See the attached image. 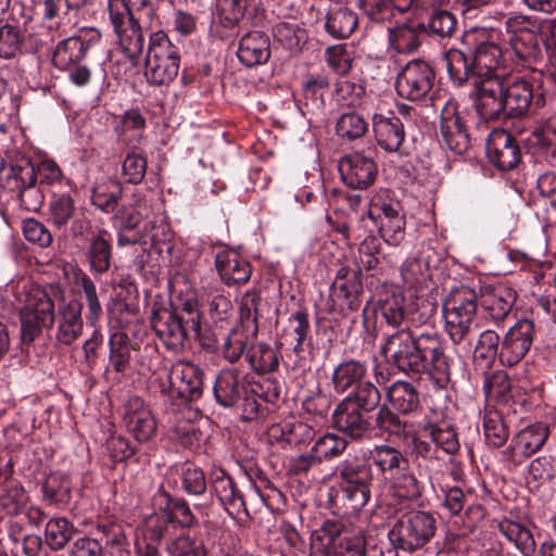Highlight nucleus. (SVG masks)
Segmentation results:
<instances>
[{"mask_svg": "<svg viewBox=\"0 0 556 556\" xmlns=\"http://www.w3.org/2000/svg\"><path fill=\"white\" fill-rule=\"evenodd\" d=\"M215 266L220 279L227 286L245 283L252 274L250 263L230 249H222L216 253Z\"/></svg>", "mask_w": 556, "mask_h": 556, "instance_id": "bb28decb", "label": "nucleus"}, {"mask_svg": "<svg viewBox=\"0 0 556 556\" xmlns=\"http://www.w3.org/2000/svg\"><path fill=\"white\" fill-rule=\"evenodd\" d=\"M339 170L343 182L348 187L358 190L371 186L378 174L375 161L361 153L342 157L339 162Z\"/></svg>", "mask_w": 556, "mask_h": 556, "instance_id": "412c9836", "label": "nucleus"}, {"mask_svg": "<svg viewBox=\"0 0 556 556\" xmlns=\"http://www.w3.org/2000/svg\"><path fill=\"white\" fill-rule=\"evenodd\" d=\"M109 345L110 365L116 372H124L129 366L132 349L129 337L123 331H114L110 336Z\"/></svg>", "mask_w": 556, "mask_h": 556, "instance_id": "37998d69", "label": "nucleus"}, {"mask_svg": "<svg viewBox=\"0 0 556 556\" xmlns=\"http://www.w3.org/2000/svg\"><path fill=\"white\" fill-rule=\"evenodd\" d=\"M75 531L72 523H46L45 540L51 549L63 548Z\"/></svg>", "mask_w": 556, "mask_h": 556, "instance_id": "774afa93", "label": "nucleus"}, {"mask_svg": "<svg viewBox=\"0 0 556 556\" xmlns=\"http://www.w3.org/2000/svg\"><path fill=\"white\" fill-rule=\"evenodd\" d=\"M346 447L348 441L344 438L336 433H326L315 442L312 448L321 460L339 457Z\"/></svg>", "mask_w": 556, "mask_h": 556, "instance_id": "052dcab7", "label": "nucleus"}, {"mask_svg": "<svg viewBox=\"0 0 556 556\" xmlns=\"http://www.w3.org/2000/svg\"><path fill=\"white\" fill-rule=\"evenodd\" d=\"M273 34L276 40L291 52L300 51L307 39L305 29L296 23L290 22L278 23L274 27Z\"/></svg>", "mask_w": 556, "mask_h": 556, "instance_id": "3c124183", "label": "nucleus"}, {"mask_svg": "<svg viewBox=\"0 0 556 556\" xmlns=\"http://www.w3.org/2000/svg\"><path fill=\"white\" fill-rule=\"evenodd\" d=\"M372 129L376 141L387 152H397L405 138V130L400 117L393 113L390 115L375 114L372 116Z\"/></svg>", "mask_w": 556, "mask_h": 556, "instance_id": "c85d7f7f", "label": "nucleus"}, {"mask_svg": "<svg viewBox=\"0 0 556 556\" xmlns=\"http://www.w3.org/2000/svg\"><path fill=\"white\" fill-rule=\"evenodd\" d=\"M535 334L534 323L520 319L505 332L500 348V363L513 367L520 363L530 351Z\"/></svg>", "mask_w": 556, "mask_h": 556, "instance_id": "2eb2a0df", "label": "nucleus"}, {"mask_svg": "<svg viewBox=\"0 0 556 556\" xmlns=\"http://www.w3.org/2000/svg\"><path fill=\"white\" fill-rule=\"evenodd\" d=\"M394 495L403 500L418 498L425 489V482L406 467L392 479Z\"/></svg>", "mask_w": 556, "mask_h": 556, "instance_id": "8fccbe9b", "label": "nucleus"}, {"mask_svg": "<svg viewBox=\"0 0 556 556\" xmlns=\"http://www.w3.org/2000/svg\"><path fill=\"white\" fill-rule=\"evenodd\" d=\"M397 532L410 547H420L434 534L433 523H395Z\"/></svg>", "mask_w": 556, "mask_h": 556, "instance_id": "13d9d810", "label": "nucleus"}, {"mask_svg": "<svg viewBox=\"0 0 556 556\" xmlns=\"http://www.w3.org/2000/svg\"><path fill=\"white\" fill-rule=\"evenodd\" d=\"M55 304L47 292L37 290L30 294L21 311V332L24 342H33L43 328L51 329L55 319Z\"/></svg>", "mask_w": 556, "mask_h": 556, "instance_id": "ddd939ff", "label": "nucleus"}, {"mask_svg": "<svg viewBox=\"0 0 556 556\" xmlns=\"http://www.w3.org/2000/svg\"><path fill=\"white\" fill-rule=\"evenodd\" d=\"M157 381L160 391L177 400L179 404L198 400L203 393V371L191 362L180 361L173 364Z\"/></svg>", "mask_w": 556, "mask_h": 556, "instance_id": "9b49d317", "label": "nucleus"}, {"mask_svg": "<svg viewBox=\"0 0 556 556\" xmlns=\"http://www.w3.org/2000/svg\"><path fill=\"white\" fill-rule=\"evenodd\" d=\"M426 35L424 23L409 21L389 29V43L399 53H409L417 50Z\"/></svg>", "mask_w": 556, "mask_h": 556, "instance_id": "7c9ffc66", "label": "nucleus"}, {"mask_svg": "<svg viewBox=\"0 0 556 556\" xmlns=\"http://www.w3.org/2000/svg\"><path fill=\"white\" fill-rule=\"evenodd\" d=\"M380 314L386 324L393 328H399L403 324L405 327H409V325L418 326L426 324L430 318L429 312H422L418 317H415L413 313H407L404 307V298L401 294H393L382 301Z\"/></svg>", "mask_w": 556, "mask_h": 556, "instance_id": "2f4dec72", "label": "nucleus"}, {"mask_svg": "<svg viewBox=\"0 0 556 556\" xmlns=\"http://www.w3.org/2000/svg\"><path fill=\"white\" fill-rule=\"evenodd\" d=\"M544 105V93L534 90L526 77L486 79L475 99V109L484 121L523 117Z\"/></svg>", "mask_w": 556, "mask_h": 556, "instance_id": "f03ea898", "label": "nucleus"}, {"mask_svg": "<svg viewBox=\"0 0 556 556\" xmlns=\"http://www.w3.org/2000/svg\"><path fill=\"white\" fill-rule=\"evenodd\" d=\"M123 424L139 443L149 442L157 430L156 418L141 397L132 395L123 405Z\"/></svg>", "mask_w": 556, "mask_h": 556, "instance_id": "f3484780", "label": "nucleus"}, {"mask_svg": "<svg viewBox=\"0 0 556 556\" xmlns=\"http://www.w3.org/2000/svg\"><path fill=\"white\" fill-rule=\"evenodd\" d=\"M516 291L504 285H490L481 289L479 303L484 319L496 327L503 326L516 302Z\"/></svg>", "mask_w": 556, "mask_h": 556, "instance_id": "a211bd4d", "label": "nucleus"}, {"mask_svg": "<svg viewBox=\"0 0 556 556\" xmlns=\"http://www.w3.org/2000/svg\"><path fill=\"white\" fill-rule=\"evenodd\" d=\"M179 67V48L172 43L165 33H153L144 61L147 80L155 86L168 85L177 77Z\"/></svg>", "mask_w": 556, "mask_h": 556, "instance_id": "0eeeda50", "label": "nucleus"}, {"mask_svg": "<svg viewBox=\"0 0 556 556\" xmlns=\"http://www.w3.org/2000/svg\"><path fill=\"white\" fill-rule=\"evenodd\" d=\"M144 127L146 119L138 110L126 111L122 117L119 129L123 142L130 149H137L142 143Z\"/></svg>", "mask_w": 556, "mask_h": 556, "instance_id": "c03bdc74", "label": "nucleus"}, {"mask_svg": "<svg viewBox=\"0 0 556 556\" xmlns=\"http://www.w3.org/2000/svg\"><path fill=\"white\" fill-rule=\"evenodd\" d=\"M478 39V33L466 34L465 42L475 45L473 51L465 52L459 49L451 48L445 53V63L451 80L462 86L472 80L476 90V97L479 96L481 83L486 79L502 78L496 74V70L502 63V51L500 47L491 41Z\"/></svg>", "mask_w": 556, "mask_h": 556, "instance_id": "7ed1b4c3", "label": "nucleus"}, {"mask_svg": "<svg viewBox=\"0 0 556 556\" xmlns=\"http://www.w3.org/2000/svg\"><path fill=\"white\" fill-rule=\"evenodd\" d=\"M341 500L346 514L359 511L370 496L371 469L358 458H345L336 467Z\"/></svg>", "mask_w": 556, "mask_h": 556, "instance_id": "6e6552de", "label": "nucleus"}, {"mask_svg": "<svg viewBox=\"0 0 556 556\" xmlns=\"http://www.w3.org/2000/svg\"><path fill=\"white\" fill-rule=\"evenodd\" d=\"M441 144L455 154L465 153L470 146L468 131L463 118L454 106H444L441 112Z\"/></svg>", "mask_w": 556, "mask_h": 556, "instance_id": "393cba45", "label": "nucleus"}, {"mask_svg": "<svg viewBox=\"0 0 556 556\" xmlns=\"http://www.w3.org/2000/svg\"><path fill=\"white\" fill-rule=\"evenodd\" d=\"M77 283L85 295L88 308V312L86 314L87 323L90 326L94 327L102 314V306L98 298L96 285L92 281V279L86 274H83L81 276L78 277Z\"/></svg>", "mask_w": 556, "mask_h": 556, "instance_id": "6e6d98bb", "label": "nucleus"}, {"mask_svg": "<svg viewBox=\"0 0 556 556\" xmlns=\"http://www.w3.org/2000/svg\"><path fill=\"white\" fill-rule=\"evenodd\" d=\"M381 395L371 388L361 395H346L332 413V426L351 439H362L370 429L371 413L378 407Z\"/></svg>", "mask_w": 556, "mask_h": 556, "instance_id": "39448f33", "label": "nucleus"}, {"mask_svg": "<svg viewBox=\"0 0 556 556\" xmlns=\"http://www.w3.org/2000/svg\"><path fill=\"white\" fill-rule=\"evenodd\" d=\"M483 430L488 444L494 447L503 446L509 437L502 416L495 410L484 414Z\"/></svg>", "mask_w": 556, "mask_h": 556, "instance_id": "5fc2aeb1", "label": "nucleus"}, {"mask_svg": "<svg viewBox=\"0 0 556 556\" xmlns=\"http://www.w3.org/2000/svg\"><path fill=\"white\" fill-rule=\"evenodd\" d=\"M99 39V33L80 29L78 34L59 41L52 54L53 65L68 72L70 80L76 86H86L91 79V70L84 61Z\"/></svg>", "mask_w": 556, "mask_h": 556, "instance_id": "423d86ee", "label": "nucleus"}, {"mask_svg": "<svg viewBox=\"0 0 556 556\" xmlns=\"http://www.w3.org/2000/svg\"><path fill=\"white\" fill-rule=\"evenodd\" d=\"M548 438V428L542 422L522 429L514 439V450L525 456L538 452Z\"/></svg>", "mask_w": 556, "mask_h": 556, "instance_id": "58836bf2", "label": "nucleus"}, {"mask_svg": "<svg viewBox=\"0 0 556 556\" xmlns=\"http://www.w3.org/2000/svg\"><path fill=\"white\" fill-rule=\"evenodd\" d=\"M421 431L428 433L437 450L440 448L448 455H453L459 450L455 429L443 412L431 409L429 414H426L421 420Z\"/></svg>", "mask_w": 556, "mask_h": 556, "instance_id": "b1692460", "label": "nucleus"}, {"mask_svg": "<svg viewBox=\"0 0 556 556\" xmlns=\"http://www.w3.org/2000/svg\"><path fill=\"white\" fill-rule=\"evenodd\" d=\"M368 129V123L357 112L342 113L336 122V134L343 140L352 141L363 137Z\"/></svg>", "mask_w": 556, "mask_h": 556, "instance_id": "de8ad7c7", "label": "nucleus"}, {"mask_svg": "<svg viewBox=\"0 0 556 556\" xmlns=\"http://www.w3.org/2000/svg\"><path fill=\"white\" fill-rule=\"evenodd\" d=\"M503 535L525 555L531 556L536 547L530 527L525 523H497Z\"/></svg>", "mask_w": 556, "mask_h": 556, "instance_id": "49530a36", "label": "nucleus"}, {"mask_svg": "<svg viewBox=\"0 0 556 556\" xmlns=\"http://www.w3.org/2000/svg\"><path fill=\"white\" fill-rule=\"evenodd\" d=\"M311 530L312 545L332 556H366L365 538L361 531L346 529L343 523H318Z\"/></svg>", "mask_w": 556, "mask_h": 556, "instance_id": "9d476101", "label": "nucleus"}, {"mask_svg": "<svg viewBox=\"0 0 556 556\" xmlns=\"http://www.w3.org/2000/svg\"><path fill=\"white\" fill-rule=\"evenodd\" d=\"M456 17L446 10H434L429 18L427 30L441 38L451 37L456 29Z\"/></svg>", "mask_w": 556, "mask_h": 556, "instance_id": "338daca9", "label": "nucleus"}, {"mask_svg": "<svg viewBox=\"0 0 556 556\" xmlns=\"http://www.w3.org/2000/svg\"><path fill=\"white\" fill-rule=\"evenodd\" d=\"M445 320V330L451 341L455 345L464 342H470L475 333L477 323L476 319H467L464 317L443 315Z\"/></svg>", "mask_w": 556, "mask_h": 556, "instance_id": "864d4df0", "label": "nucleus"}, {"mask_svg": "<svg viewBox=\"0 0 556 556\" xmlns=\"http://www.w3.org/2000/svg\"><path fill=\"white\" fill-rule=\"evenodd\" d=\"M250 337L253 338L251 334H248L243 328H232L223 343V355L225 359L229 363H236L245 352Z\"/></svg>", "mask_w": 556, "mask_h": 556, "instance_id": "bf43d9fd", "label": "nucleus"}, {"mask_svg": "<svg viewBox=\"0 0 556 556\" xmlns=\"http://www.w3.org/2000/svg\"><path fill=\"white\" fill-rule=\"evenodd\" d=\"M387 397L393 408L404 415L415 412L419 406V394L407 381L397 380L392 383L388 389Z\"/></svg>", "mask_w": 556, "mask_h": 556, "instance_id": "e433bc0d", "label": "nucleus"}, {"mask_svg": "<svg viewBox=\"0 0 556 556\" xmlns=\"http://www.w3.org/2000/svg\"><path fill=\"white\" fill-rule=\"evenodd\" d=\"M401 276L409 288L415 290L426 288L431 276L429 264L422 258H408L401 267Z\"/></svg>", "mask_w": 556, "mask_h": 556, "instance_id": "09e8293b", "label": "nucleus"}, {"mask_svg": "<svg viewBox=\"0 0 556 556\" xmlns=\"http://www.w3.org/2000/svg\"><path fill=\"white\" fill-rule=\"evenodd\" d=\"M75 203L68 194H61L49 205V216L52 224L62 228L75 216Z\"/></svg>", "mask_w": 556, "mask_h": 556, "instance_id": "0e129e2a", "label": "nucleus"}, {"mask_svg": "<svg viewBox=\"0 0 556 556\" xmlns=\"http://www.w3.org/2000/svg\"><path fill=\"white\" fill-rule=\"evenodd\" d=\"M152 504L154 517L156 521H180L181 519H189L190 521L199 518L193 514L189 505L182 498H170L167 493L160 492L153 496ZM194 509L200 513V517L204 516V506L195 505Z\"/></svg>", "mask_w": 556, "mask_h": 556, "instance_id": "cd10ccee", "label": "nucleus"}, {"mask_svg": "<svg viewBox=\"0 0 556 556\" xmlns=\"http://www.w3.org/2000/svg\"><path fill=\"white\" fill-rule=\"evenodd\" d=\"M533 25V18L523 13H511L505 21L506 30L514 35L511 38L514 53L525 63H530L536 54L538 40L531 31Z\"/></svg>", "mask_w": 556, "mask_h": 556, "instance_id": "aec40b11", "label": "nucleus"}, {"mask_svg": "<svg viewBox=\"0 0 556 556\" xmlns=\"http://www.w3.org/2000/svg\"><path fill=\"white\" fill-rule=\"evenodd\" d=\"M30 17L25 15L23 9L13 10L0 26V58L12 59L21 51L30 36L28 24Z\"/></svg>", "mask_w": 556, "mask_h": 556, "instance_id": "6ab92c4d", "label": "nucleus"}, {"mask_svg": "<svg viewBox=\"0 0 556 556\" xmlns=\"http://www.w3.org/2000/svg\"><path fill=\"white\" fill-rule=\"evenodd\" d=\"M81 312L83 304L76 299L63 301L56 306L54 319L56 324L55 340L60 344L71 345L80 338L84 331Z\"/></svg>", "mask_w": 556, "mask_h": 556, "instance_id": "4be33fe9", "label": "nucleus"}, {"mask_svg": "<svg viewBox=\"0 0 556 556\" xmlns=\"http://www.w3.org/2000/svg\"><path fill=\"white\" fill-rule=\"evenodd\" d=\"M261 305V295L255 290L247 291L239 304V319H240V328H243L248 334H251L253 338L256 337L258 332V307Z\"/></svg>", "mask_w": 556, "mask_h": 556, "instance_id": "79ce46f5", "label": "nucleus"}, {"mask_svg": "<svg viewBox=\"0 0 556 556\" xmlns=\"http://www.w3.org/2000/svg\"><path fill=\"white\" fill-rule=\"evenodd\" d=\"M357 25V16L348 9L329 11L325 16L324 28L334 39L348 38Z\"/></svg>", "mask_w": 556, "mask_h": 556, "instance_id": "ea45409f", "label": "nucleus"}, {"mask_svg": "<svg viewBox=\"0 0 556 556\" xmlns=\"http://www.w3.org/2000/svg\"><path fill=\"white\" fill-rule=\"evenodd\" d=\"M502 339L493 329H485L480 332L477 340L473 356L476 359H483L490 364L495 357L500 358Z\"/></svg>", "mask_w": 556, "mask_h": 556, "instance_id": "4d7b16f0", "label": "nucleus"}, {"mask_svg": "<svg viewBox=\"0 0 556 556\" xmlns=\"http://www.w3.org/2000/svg\"><path fill=\"white\" fill-rule=\"evenodd\" d=\"M151 326L164 346L173 352L181 351L187 339L197 338L200 334L186 325L173 306L153 305Z\"/></svg>", "mask_w": 556, "mask_h": 556, "instance_id": "f8f14e48", "label": "nucleus"}, {"mask_svg": "<svg viewBox=\"0 0 556 556\" xmlns=\"http://www.w3.org/2000/svg\"><path fill=\"white\" fill-rule=\"evenodd\" d=\"M251 367L257 372H271L279 364L276 349L265 343L253 345L247 354Z\"/></svg>", "mask_w": 556, "mask_h": 556, "instance_id": "603ef678", "label": "nucleus"}, {"mask_svg": "<svg viewBox=\"0 0 556 556\" xmlns=\"http://www.w3.org/2000/svg\"><path fill=\"white\" fill-rule=\"evenodd\" d=\"M376 427L397 439L406 438V425L400 417L387 405H382L375 418Z\"/></svg>", "mask_w": 556, "mask_h": 556, "instance_id": "680f3d73", "label": "nucleus"}, {"mask_svg": "<svg viewBox=\"0 0 556 556\" xmlns=\"http://www.w3.org/2000/svg\"><path fill=\"white\" fill-rule=\"evenodd\" d=\"M85 254L90 270L96 274H104L110 269L112 260V245L105 237V231L92 232L87 240Z\"/></svg>", "mask_w": 556, "mask_h": 556, "instance_id": "f704fd0d", "label": "nucleus"}, {"mask_svg": "<svg viewBox=\"0 0 556 556\" xmlns=\"http://www.w3.org/2000/svg\"><path fill=\"white\" fill-rule=\"evenodd\" d=\"M237 54L248 67L266 63L270 56L268 36L261 31L245 34L239 41Z\"/></svg>", "mask_w": 556, "mask_h": 556, "instance_id": "c756f323", "label": "nucleus"}, {"mask_svg": "<svg viewBox=\"0 0 556 556\" xmlns=\"http://www.w3.org/2000/svg\"><path fill=\"white\" fill-rule=\"evenodd\" d=\"M131 149L123 163H122V176L128 184H140L147 172V157Z\"/></svg>", "mask_w": 556, "mask_h": 556, "instance_id": "e2e57ef3", "label": "nucleus"}, {"mask_svg": "<svg viewBox=\"0 0 556 556\" xmlns=\"http://www.w3.org/2000/svg\"><path fill=\"white\" fill-rule=\"evenodd\" d=\"M380 350L390 365L406 375L427 371L439 389H445L451 381L454 359L435 331L415 333L410 327H403L386 333Z\"/></svg>", "mask_w": 556, "mask_h": 556, "instance_id": "f257e3e1", "label": "nucleus"}, {"mask_svg": "<svg viewBox=\"0 0 556 556\" xmlns=\"http://www.w3.org/2000/svg\"><path fill=\"white\" fill-rule=\"evenodd\" d=\"M370 459L381 472H393L395 469L404 470L408 467V460L397 448L381 444L370 451Z\"/></svg>", "mask_w": 556, "mask_h": 556, "instance_id": "a18cd8bd", "label": "nucleus"}, {"mask_svg": "<svg viewBox=\"0 0 556 556\" xmlns=\"http://www.w3.org/2000/svg\"><path fill=\"white\" fill-rule=\"evenodd\" d=\"M331 386L338 394L361 395L363 390L369 388L376 393H380L369 379L367 364L353 358L342 361L333 368Z\"/></svg>", "mask_w": 556, "mask_h": 556, "instance_id": "dca6fc26", "label": "nucleus"}, {"mask_svg": "<svg viewBox=\"0 0 556 556\" xmlns=\"http://www.w3.org/2000/svg\"><path fill=\"white\" fill-rule=\"evenodd\" d=\"M41 493L42 500L50 505L68 503L72 493V481L64 472H50L41 483Z\"/></svg>", "mask_w": 556, "mask_h": 556, "instance_id": "c9c22d12", "label": "nucleus"}, {"mask_svg": "<svg viewBox=\"0 0 556 556\" xmlns=\"http://www.w3.org/2000/svg\"><path fill=\"white\" fill-rule=\"evenodd\" d=\"M528 143L538 152L556 160V117L536 126L528 137Z\"/></svg>", "mask_w": 556, "mask_h": 556, "instance_id": "a19ab883", "label": "nucleus"}, {"mask_svg": "<svg viewBox=\"0 0 556 556\" xmlns=\"http://www.w3.org/2000/svg\"><path fill=\"white\" fill-rule=\"evenodd\" d=\"M434 78V71L427 62L413 60L399 72L395 89L403 99L420 101L431 91Z\"/></svg>", "mask_w": 556, "mask_h": 556, "instance_id": "4468645a", "label": "nucleus"}, {"mask_svg": "<svg viewBox=\"0 0 556 556\" xmlns=\"http://www.w3.org/2000/svg\"><path fill=\"white\" fill-rule=\"evenodd\" d=\"M108 12L123 53L132 65H137L143 51L144 37L135 11L125 0H109Z\"/></svg>", "mask_w": 556, "mask_h": 556, "instance_id": "1a4fd4ad", "label": "nucleus"}, {"mask_svg": "<svg viewBox=\"0 0 556 556\" xmlns=\"http://www.w3.org/2000/svg\"><path fill=\"white\" fill-rule=\"evenodd\" d=\"M477 311L478 294L467 286L453 289L443 302V315L476 319Z\"/></svg>", "mask_w": 556, "mask_h": 556, "instance_id": "473e14b6", "label": "nucleus"}, {"mask_svg": "<svg viewBox=\"0 0 556 556\" xmlns=\"http://www.w3.org/2000/svg\"><path fill=\"white\" fill-rule=\"evenodd\" d=\"M248 392L243 377L236 369H223L217 375L213 393L216 402L226 408L238 405Z\"/></svg>", "mask_w": 556, "mask_h": 556, "instance_id": "a878e982", "label": "nucleus"}, {"mask_svg": "<svg viewBox=\"0 0 556 556\" xmlns=\"http://www.w3.org/2000/svg\"><path fill=\"white\" fill-rule=\"evenodd\" d=\"M365 14L372 22H384L408 11L414 0H362Z\"/></svg>", "mask_w": 556, "mask_h": 556, "instance_id": "4c0bfd02", "label": "nucleus"}, {"mask_svg": "<svg viewBox=\"0 0 556 556\" xmlns=\"http://www.w3.org/2000/svg\"><path fill=\"white\" fill-rule=\"evenodd\" d=\"M212 486L222 505L230 518L240 520L239 509L243 505L241 497L238 495L232 479L222 468H215L212 471Z\"/></svg>", "mask_w": 556, "mask_h": 556, "instance_id": "72a5a7b5", "label": "nucleus"}, {"mask_svg": "<svg viewBox=\"0 0 556 556\" xmlns=\"http://www.w3.org/2000/svg\"><path fill=\"white\" fill-rule=\"evenodd\" d=\"M486 155L501 170H510L520 161V149L515 138L504 129H494L486 141Z\"/></svg>", "mask_w": 556, "mask_h": 556, "instance_id": "5701e85b", "label": "nucleus"}, {"mask_svg": "<svg viewBox=\"0 0 556 556\" xmlns=\"http://www.w3.org/2000/svg\"><path fill=\"white\" fill-rule=\"evenodd\" d=\"M62 179L63 175L58 164L51 160H43L37 166L28 161L12 166L7 181L27 208L37 210L42 203V194L36 188V182L38 181L39 186H54L61 184Z\"/></svg>", "mask_w": 556, "mask_h": 556, "instance_id": "20e7f679", "label": "nucleus"}, {"mask_svg": "<svg viewBox=\"0 0 556 556\" xmlns=\"http://www.w3.org/2000/svg\"><path fill=\"white\" fill-rule=\"evenodd\" d=\"M409 453L416 458L424 459H438L435 444L429 439L428 433L421 431V420L418 422V428L410 437V441L407 444Z\"/></svg>", "mask_w": 556, "mask_h": 556, "instance_id": "69168bd1", "label": "nucleus"}]
</instances>
